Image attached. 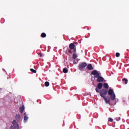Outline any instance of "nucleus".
Returning a JSON list of instances; mask_svg holds the SVG:
<instances>
[{"label": "nucleus", "mask_w": 129, "mask_h": 129, "mask_svg": "<svg viewBox=\"0 0 129 129\" xmlns=\"http://www.w3.org/2000/svg\"><path fill=\"white\" fill-rule=\"evenodd\" d=\"M30 71H32V72H33L34 73H37V71L35 70V69H33V68H31Z\"/></svg>", "instance_id": "obj_16"}, {"label": "nucleus", "mask_w": 129, "mask_h": 129, "mask_svg": "<svg viewBox=\"0 0 129 129\" xmlns=\"http://www.w3.org/2000/svg\"><path fill=\"white\" fill-rule=\"evenodd\" d=\"M39 56H40V57H42V53H39V54H38Z\"/></svg>", "instance_id": "obj_20"}, {"label": "nucleus", "mask_w": 129, "mask_h": 129, "mask_svg": "<svg viewBox=\"0 0 129 129\" xmlns=\"http://www.w3.org/2000/svg\"><path fill=\"white\" fill-rule=\"evenodd\" d=\"M87 66V63L86 62H82V63H80L79 65V69L80 70L83 71L84 70L85 67H86Z\"/></svg>", "instance_id": "obj_3"}, {"label": "nucleus", "mask_w": 129, "mask_h": 129, "mask_svg": "<svg viewBox=\"0 0 129 129\" xmlns=\"http://www.w3.org/2000/svg\"><path fill=\"white\" fill-rule=\"evenodd\" d=\"M69 47L70 49L68 50V52L70 54H72V53H74L73 54V59H77L78 58V55L77 54H76L77 52V48L75 47V43H72L69 44Z\"/></svg>", "instance_id": "obj_2"}, {"label": "nucleus", "mask_w": 129, "mask_h": 129, "mask_svg": "<svg viewBox=\"0 0 129 129\" xmlns=\"http://www.w3.org/2000/svg\"><path fill=\"white\" fill-rule=\"evenodd\" d=\"M24 109H25V106L24 105H22L21 107H20V111L21 113L23 112Z\"/></svg>", "instance_id": "obj_11"}, {"label": "nucleus", "mask_w": 129, "mask_h": 129, "mask_svg": "<svg viewBox=\"0 0 129 129\" xmlns=\"http://www.w3.org/2000/svg\"><path fill=\"white\" fill-rule=\"evenodd\" d=\"M41 37H42V38H45V37H46V33H45L44 32H43V33H41Z\"/></svg>", "instance_id": "obj_14"}, {"label": "nucleus", "mask_w": 129, "mask_h": 129, "mask_svg": "<svg viewBox=\"0 0 129 129\" xmlns=\"http://www.w3.org/2000/svg\"><path fill=\"white\" fill-rule=\"evenodd\" d=\"M87 69L89 70H93V67L92 66V64H88V65L87 66Z\"/></svg>", "instance_id": "obj_8"}, {"label": "nucleus", "mask_w": 129, "mask_h": 129, "mask_svg": "<svg viewBox=\"0 0 129 129\" xmlns=\"http://www.w3.org/2000/svg\"><path fill=\"white\" fill-rule=\"evenodd\" d=\"M108 93V90H105V88L102 89L101 91L100 92L99 94L101 97H102L104 98L105 102L107 104H110V101L112 100L114 101L116 98L115 94L114 92V90L112 89H109L108 90V95L107 98L105 97ZM110 96V97H109Z\"/></svg>", "instance_id": "obj_1"}, {"label": "nucleus", "mask_w": 129, "mask_h": 129, "mask_svg": "<svg viewBox=\"0 0 129 129\" xmlns=\"http://www.w3.org/2000/svg\"><path fill=\"white\" fill-rule=\"evenodd\" d=\"M91 74H93V75H94V78L95 79H99V72L97 70H93L91 72Z\"/></svg>", "instance_id": "obj_4"}, {"label": "nucleus", "mask_w": 129, "mask_h": 129, "mask_svg": "<svg viewBox=\"0 0 129 129\" xmlns=\"http://www.w3.org/2000/svg\"><path fill=\"white\" fill-rule=\"evenodd\" d=\"M12 123L15 129H19V126L15 119H13Z\"/></svg>", "instance_id": "obj_7"}, {"label": "nucleus", "mask_w": 129, "mask_h": 129, "mask_svg": "<svg viewBox=\"0 0 129 129\" xmlns=\"http://www.w3.org/2000/svg\"><path fill=\"white\" fill-rule=\"evenodd\" d=\"M101 73H99V78L97 80V82H100V83H102L103 82H104V78H103V77L101 76Z\"/></svg>", "instance_id": "obj_6"}, {"label": "nucleus", "mask_w": 129, "mask_h": 129, "mask_svg": "<svg viewBox=\"0 0 129 129\" xmlns=\"http://www.w3.org/2000/svg\"><path fill=\"white\" fill-rule=\"evenodd\" d=\"M119 119H120V117H119Z\"/></svg>", "instance_id": "obj_22"}, {"label": "nucleus", "mask_w": 129, "mask_h": 129, "mask_svg": "<svg viewBox=\"0 0 129 129\" xmlns=\"http://www.w3.org/2000/svg\"><path fill=\"white\" fill-rule=\"evenodd\" d=\"M103 85L102 83L99 82V84H98V85H97V88H96V89H95L97 93H99L100 89H102V88L103 87Z\"/></svg>", "instance_id": "obj_5"}, {"label": "nucleus", "mask_w": 129, "mask_h": 129, "mask_svg": "<svg viewBox=\"0 0 129 129\" xmlns=\"http://www.w3.org/2000/svg\"><path fill=\"white\" fill-rule=\"evenodd\" d=\"M62 71L64 73H67L68 72V68H63L62 69Z\"/></svg>", "instance_id": "obj_13"}, {"label": "nucleus", "mask_w": 129, "mask_h": 129, "mask_svg": "<svg viewBox=\"0 0 129 129\" xmlns=\"http://www.w3.org/2000/svg\"><path fill=\"white\" fill-rule=\"evenodd\" d=\"M103 87L105 88V90H107V91H108L109 86L108 84H106V83H105L103 84Z\"/></svg>", "instance_id": "obj_9"}, {"label": "nucleus", "mask_w": 129, "mask_h": 129, "mask_svg": "<svg viewBox=\"0 0 129 129\" xmlns=\"http://www.w3.org/2000/svg\"><path fill=\"white\" fill-rule=\"evenodd\" d=\"M24 115H25V116L24 118V121H26V120L28 119V116H27V114H26V113H24Z\"/></svg>", "instance_id": "obj_12"}, {"label": "nucleus", "mask_w": 129, "mask_h": 129, "mask_svg": "<svg viewBox=\"0 0 129 129\" xmlns=\"http://www.w3.org/2000/svg\"><path fill=\"white\" fill-rule=\"evenodd\" d=\"M44 85L45 87H48L49 86V82H45Z\"/></svg>", "instance_id": "obj_17"}, {"label": "nucleus", "mask_w": 129, "mask_h": 129, "mask_svg": "<svg viewBox=\"0 0 129 129\" xmlns=\"http://www.w3.org/2000/svg\"><path fill=\"white\" fill-rule=\"evenodd\" d=\"M108 121H113V118H112V117H109Z\"/></svg>", "instance_id": "obj_18"}, {"label": "nucleus", "mask_w": 129, "mask_h": 129, "mask_svg": "<svg viewBox=\"0 0 129 129\" xmlns=\"http://www.w3.org/2000/svg\"><path fill=\"white\" fill-rule=\"evenodd\" d=\"M120 53H116V57H120Z\"/></svg>", "instance_id": "obj_19"}, {"label": "nucleus", "mask_w": 129, "mask_h": 129, "mask_svg": "<svg viewBox=\"0 0 129 129\" xmlns=\"http://www.w3.org/2000/svg\"><path fill=\"white\" fill-rule=\"evenodd\" d=\"M16 119H17V120H18V121H19V120H20L21 116H20V114H16Z\"/></svg>", "instance_id": "obj_10"}, {"label": "nucleus", "mask_w": 129, "mask_h": 129, "mask_svg": "<svg viewBox=\"0 0 129 129\" xmlns=\"http://www.w3.org/2000/svg\"><path fill=\"white\" fill-rule=\"evenodd\" d=\"M10 129H15V128H14V126H11L10 127Z\"/></svg>", "instance_id": "obj_21"}, {"label": "nucleus", "mask_w": 129, "mask_h": 129, "mask_svg": "<svg viewBox=\"0 0 129 129\" xmlns=\"http://www.w3.org/2000/svg\"><path fill=\"white\" fill-rule=\"evenodd\" d=\"M122 81L123 82L125 81L124 84L125 85H126L127 84V83H128V81H127V80H126V79H122Z\"/></svg>", "instance_id": "obj_15"}]
</instances>
